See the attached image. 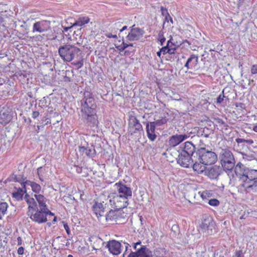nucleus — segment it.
<instances>
[{"label":"nucleus","instance_id":"obj_55","mask_svg":"<svg viewBox=\"0 0 257 257\" xmlns=\"http://www.w3.org/2000/svg\"><path fill=\"white\" fill-rule=\"evenodd\" d=\"M176 50L175 48H170L169 47V49L168 50V53L170 55L173 54L175 53V51Z\"/></svg>","mask_w":257,"mask_h":257},{"label":"nucleus","instance_id":"obj_14","mask_svg":"<svg viewBox=\"0 0 257 257\" xmlns=\"http://www.w3.org/2000/svg\"><path fill=\"white\" fill-rule=\"evenodd\" d=\"M79 152L81 155H85L89 158H93L96 155L94 146L92 144L89 145L87 143L79 147Z\"/></svg>","mask_w":257,"mask_h":257},{"label":"nucleus","instance_id":"obj_47","mask_svg":"<svg viewBox=\"0 0 257 257\" xmlns=\"http://www.w3.org/2000/svg\"><path fill=\"white\" fill-rule=\"evenodd\" d=\"M217 122L218 123L222 124L223 125V127H225V130H227V127H228V125L222 119L220 118H218Z\"/></svg>","mask_w":257,"mask_h":257},{"label":"nucleus","instance_id":"obj_58","mask_svg":"<svg viewBox=\"0 0 257 257\" xmlns=\"http://www.w3.org/2000/svg\"><path fill=\"white\" fill-rule=\"evenodd\" d=\"M122 42L121 45L122 46L123 48L125 50L126 48L128 47V44L125 43L124 40H122Z\"/></svg>","mask_w":257,"mask_h":257},{"label":"nucleus","instance_id":"obj_44","mask_svg":"<svg viewBox=\"0 0 257 257\" xmlns=\"http://www.w3.org/2000/svg\"><path fill=\"white\" fill-rule=\"evenodd\" d=\"M170 41V40L168 41L167 46L163 47L161 49V51H162V53H163V54H165L168 53V50L169 49V43Z\"/></svg>","mask_w":257,"mask_h":257},{"label":"nucleus","instance_id":"obj_38","mask_svg":"<svg viewBox=\"0 0 257 257\" xmlns=\"http://www.w3.org/2000/svg\"><path fill=\"white\" fill-rule=\"evenodd\" d=\"M8 204L5 202H1L0 203V212L3 215H5L7 211Z\"/></svg>","mask_w":257,"mask_h":257},{"label":"nucleus","instance_id":"obj_16","mask_svg":"<svg viewBox=\"0 0 257 257\" xmlns=\"http://www.w3.org/2000/svg\"><path fill=\"white\" fill-rule=\"evenodd\" d=\"M214 134V130L207 127L199 128L197 131V135L191 137L193 141L197 140L200 137H203L206 138L212 139Z\"/></svg>","mask_w":257,"mask_h":257},{"label":"nucleus","instance_id":"obj_46","mask_svg":"<svg viewBox=\"0 0 257 257\" xmlns=\"http://www.w3.org/2000/svg\"><path fill=\"white\" fill-rule=\"evenodd\" d=\"M43 173V168L42 167L38 168L37 169V174L39 177L40 180L41 181H42V176Z\"/></svg>","mask_w":257,"mask_h":257},{"label":"nucleus","instance_id":"obj_34","mask_svg":"<svg viewBox=\"0 0 257 257\" xmlns=\"http://www.w3.org/2000/svg\"><path fill=\"white\" fill-rule=\"evenodd\" d=\"M161 11L162 15L163 16H165V22H167L168 23L169 20H168V18H170V22L172 24H173V21L172 18H171V17L170 16L169 14L168 13L167 9H166V8H164L162 6V7H161Z\"/></svg>","mask_w":257,"mask_h":257},{"label":"nucleus","instance_id":"obj_26","mask_svg":"<svg viewBox=\"0 0 257 257\" xmlns=\"http://www.w3.org/2000/svg\"><path fill=\"white\" fill-rule=\"evenodd\" d=\"M248 169V168H246L244 165L242 164L240 162H239L235 167V173L236 175L238 176L240 179L242 180V175H244V174H245V172H246Z\"/></svg>","mask_w":257,"mask_h":257},{"label":"nucleus","instance_id":"obj_12","mask_svg":"<svg viewBox=\"0 0 257 257\" xmlns=\"http://www.w3.org/2000/svg\"><path fill=\"white\" fill-rule=\"evenodd\" d=\"M192 133L182 135H174L170 137L168 144L170 147H175L190 137Z\"/></svg>","mask_w":257,"mask_h":257},{"label":"nucleus","instance_id":"obj_52","mask_svg":"<svg viewBox=\"0 0 257 257\" xmlns=\"http://www.w3.org/2000/svg\"><path fill=\"white\" fill-rule=\"evenodd\" d=\"M252 182H253L252 184L249 185L248 186L246 187V189H250V188H252L253 187L257 188V181H254Z\"/></svg>","mask_w":257,"mask_h":257},{"label":"nucleus","instance_id":"obj_30","mask_svg":"<svg viewBox=\"0 0 257 257\" xmlns=\"http://www.w3.org/2000/svg\"><path fill=\"white\" fill-rule=\"evenodd\" d=\"M108 211V213H107L105 215V220L107 222H109L110 223H113L114 222H116V219L117 216L116 215V213L115 211H113L112 209H110Z\"/></svg>","mask_w":257,"mask_h":257},{"label":"nucleus","instance_id":"obj_43","mask_svg":"<svg viewBox=\"0 0 257 257\" xmlns=\"http://www.w3.org/2000/svg\"><path fill=\"white\" fill-rule=\"evenodd\" d=\"M224 97V90L222 91V93L220 94L216 99V102L218 104H220L223 100Z\"/></svg>","mask_w":257,"mask_h":257},{"label":"nucleus","instance_id":"obj_41","mask_svg":"<svg viewBox=\"0 0 257 257\" xmlns=\"http://www.w3.org/2000/svg\"><path fill=\"white\" fill-rule=\"evenodd\" d=\"M211 191L206 190V191H204L202 193V194L201 195V197H202V198L203 199H207L208 197H210L211 196Z\"/></svg>","mask_w":257,"mask_h":257},{"label":"nucleus","instance_id":"obj_5","mask_svg":"<svg viewBox=\"0 0 257 257\" xmlns=\"http://www.w3.org/2000/svg\"><path fill=\"white\" fill-rule=\"evenodd\" d=\"M195 157L199 159L202 164L205 165L213 164L217 160L216 153L204 147H200L196 151Z\"/></svg>","mask_w":257,"mask_h":257},{"label":"nucleus","instance_id":"obj_27","mask_svg":"<svg viewBox=\"0 0 257 257\" xmlns=\"http://www.w3.org/2000/svg\"><path fill=\"white\" fill-rule=\"evenodd\" d=\"M89 241H91V245L93 249L97 250L101 247L102 245L103 244L102 240L96 236H91L89 238Z\"/></svg>","mask_w":257,"mask_h":257},{"label":"nucleus","instance_id":"obj_24","mask_svg":"<svg viewBox=\"0 0 257 257\" xmlns=\"http://www.w3.org/2000/svg\"><path fill=\"white\" fill-rule=\"evenodd\" d=\"M156 127L153 122H148L146 124V131L148 138L152 141H154L157 138L155 133Z\"/></svg>","mask_w":257,"mask_h":257},{"label":"nucleus","instance_id":"obj_2","mask_svg":"<svg viewBox=\"0 0 257 257\" xmlns=\"http://www.w3.org/2000/svg\"><path fill=\"white\" fill-rule=\"evenodd\" d=\"M82 118L84 122L90 127L97 125L96 104L92 94L89 92L84 93V96L81 100Z\"/></svg>","mask_w":257,"mask_h":257},{"label":"nucleus","instance_id":"obj_56","mask_svg":"<svg viewBox=\"0 0 257 257\" xmlns=\"http://www.w3.org/2000/svg\"><path fill=\"white\" fill-rule=\"evenodd\" d=\"M242 254H243V252L241 250H236L235 252V255L236 257L242 255Z\"/></svg>","mask_w":257,"mask_h":257},{"label":"nucleus","instance_id":"obj_62","mask_svg":"<svg viewBox=\"0 0 257 257\" xmlns=\"http://www.w3.org/2000/svg\"><path fill=\"white\" fill-rule=\"evenodd\" d=\"M76 171L78 173H82V168L79 166H76Z\"/></svg>","mask_w":257,"mask_h":257},{"label":"nucleus","instance_id":"obj_10","mask_svg":"<svg viewBox=\"0 0 257 257\" xmlns=\"http://www.w3.org/2000/svg\"><path fill=\"white\" fill-rule=\"evenodd\" d=\"M235 142L236 144L234 145V150L240 154L246 151L248 149V146L245 145V143L248 145H251L253 143V141L252 140H245L240 138L236 139Z\"/></svg>","mask_w":257,"mask_h":257},{"label":"nucleus","instance_id":"obj_19","mask_svg":"<svg viewBox=\"0 0 257 257\" xmlns=\"http://www.w3.org/2000/svg\"><path fill=\"white\" fill-rule=\"evenodd\" d=\"M50 22L48 21H41L34 24L33 32L42 33L50 29Z\"/></svg>","mask_w":257,"mask_h":257},{"label":"nucleus","instance_id":"obj_22","mask_svg":"<svg viewBox=\"0 0 257 257\" xmlns=\"http://www.w3.org/2000/svg\"><path fill=\"white\" fill-rule=\"evenodd\" d=\"M198 63V57L192 54L187 59L184 67L188 69H194L197 66Z\"/></svg>","mask_w":257,"mask_h":257},{"label":"nucleus","instance_id":"obj_13","mask_svg":"<svg viewBox=\"0 0 257 257\" xmlns=\"http://www.w3.org/2000/svg\"><path fill=\"white\" fill-rule=\"evenodd\" d=\"M135 25L131 27L130 32L128 33L126 38L128 41H138L142 38L144 31L139 28H135Z\"/></svg>","mask_w":257,"mask_h":257},{"label":"nucleus","instance_id":"obj_6","mask_svg":"<svg viewBox=\"0 0 257 257\" xmlns=\"http://www.w3.org/2000/svg\"><path fill=\"white\" fill-rule=\"evenodd\" d=\"M200 231L206 236L212 235L216 232L215 223L210 216L204 218L200 225Z\"/></svg>","mask_w":257,"mask_h":257},{"label":"nucleus","instance_id":"obj_4","mask_svg":"<svg viewBox=\"0 0 257 257\" xmlns=\"http://www.w3.org/2000/svg\"><path fill=\"white\" fill-rule=\"evenodd\" d=\"M219 159L225 171H231L234 167L235 159L232 153L228 149H222L220 150Z\"/></svg>","mask_w":257,"mask_h":257},{"label":"nucleus","instance_id":"obj_60","mask_svg":"<svg viewBox=\"0 0 257 257\" xmlns=\"http://www.w3.org/2000/svg\"><path fill=\"white\" fill-rule=\"evenodd\" d=\"M115 47L120 51V52H122L123 51V50H124V49L122 47V45H119V46H116L115 45Z\"/></svg>","mask_w":257,"mask_h":257},{"label":"nucleus","instance_id":"obj_48","mask_svg":"<svg viewBox=\"0 0 257 257\" xmlns=\"http://www.w3.org/2000/svg\"><path fill=\"white\" fill-rule=\"evenodd\" d=\"M250 72L252 74H257V64H254L251 66Z\"/></svg>","mask_w":257,"mask_h":257},{"label":"nucleus","instance_id":"obj_49","mask_svg":"<svg viewBox=\"0 0 257 257\" xmlns=\"http://www.w3.org/2000/svg\"><path fill=\"white\" fill-rule=\"evenodd\" d=\"M63 223H64V228H65L67 234L69 235L70 234V230L69 229L68 224L64 222H63Z\"/></svg>","mask_w":257,"mask_h":257},{"label":"nucleus","instance_id":"obj_28","mask_svg":"<svg viewBox=\"0 0 257 257\" xmlns=\"http://www.w3.org/2000/svg\"><path fill=\"white\" fill-rule=\"evenodd\" d=\"M193 170L197 171L198 173H201L204 172L206 167L200 164V163L201 164V162L199 161V159L197 158V157L193 158Z\"/></svg>","mask_w":257,"mask_h":257},{"label":"nucleus","instance_id":"obj_35","mask_svg":"<svg viewBox=\"0 0 257 257\" xmlns=\"http://www.w3.org/2000/svg\"><path fill=\"white\" fill-rule=\"evenodd\" d=\"M241 154L242 156L243 159L244 160L251 161L254 160L255 158V157L252 154H247L245 152H244L242 153Z\"/></svg>","mask_w":257,"mask_h":257},{"label":"nucleus","instance_id":"obj_29","mask_svg":"<svg viewBox=\"0 0 257 257\" xmlns=\"http://www.w3.org/2000/svg\"><path fill=\"white\" fill-rule=\"evenodd\" d=\"M137 251L139 257H152V251L145 245H143Z\"/></svg>","mask_w":257,"mask_h":257},{"label":"nucleus","instance_id":"obj_63","mask_svg":"<svg viewBox=\"0 0 257 257\" xmlns=\"http://www.w3.org/2000/svg\"><path fill=\"white\" fill-rule=\"evenodd\" d=\"M65 81H71V78L69 77L65 76Z\"/></svg>","mask_w":257,"mask_h":257},{"label":"nucleus","instance_id":"obj_57","mask_svg":"<svg viewBox=\"0 0 257 257\" xmlns=\"http://www.w3.org/2000/svg\"><path fill=\"white\" fill-rule=\"evenodd\" d=\"M24 248L23 247H20L18 249V253L19 255H22L24 253Z\"/></svg>","mask_w":257,"mask_h":257},{"label":"nucleus","instance_id":"obj_8","mask_svg":"<svg viewBox=\"0 0 257 257\" xmlns=\"http://www.w3.org/2000/svg\"><path fill=\"white\" fill-rule=\"evenodd\" d=\"M92 209L98 218L99 217L103 216L105 215V212L107 211L109 209L107 200L102 201V202H95L92 206Z\"/></svg>","mask_w":257,"mask_h":257},{"label":"nucleus","instance_id":"obj_11","mask_svg":"<svg viewBox=\"0 0 257 257\" xmlns=\"http://www.w3.org/2000/svg\"><path fill=\"white\" fill-rule=\"evenodd\" d=\"M13 111L9 107H3L0 110V123L5 125L9 123L13 118Z\"/></svg>","mask_w":257,"mask_h":257},{"label":"nucleus","instance_id":"obj_37","mask_svg":"<svg viewBox=\"0 0 257 257\" xmlns=\"http://www.w3.org/2000/svg\"><path fill=\"white\" fill-rule=\"evenodd\" d=\"M168 119L166 117H162L161 119L157 120L155 121H153L154 126L156 127V126H161L164 124L167 123Z\"/></svg>","mask_w":257,"mask_h":257},{"label":"nucleus","instance_id":"obj_3","mask_svg":"<svg viewBox=\"0 0 257 257\" xmlns=\"http://www.w3.org/2000/svg\"><path fill=\"white\" fill-rule=\"evenodd\" d=\"M80 50L76 46L71 44L60 46L58 53L61 58L65 62H70L75 57H78Z\"/></svg>","mask_w":257,"mask_h":257},{"label":"nucleus","instance_id":"obj_31","mask_svg":"<svg viewBox=\"0 0 257 257\" xmlns=\"http://www.w3.org/2000/svg\"><path fill=\"white\" fill-rule=\"evenodd\" d=\"M26 188L25 189L23 186L21 188H19L16 191L13 193V197L18 201L22 200L24 194L26 193V195L27 194Z\"/></svg>","mask_w":257,"mask_h":257},{"label":"nucleus","instance_id":"obj_39","mask_svg":"<svg viewBox=\"0 0 257 257\" xmlns=\"http://www.w3.org/2000/svg\"><path fill=\"white\" fill-rule=\"evenodd\" d=\"M127 30V27L126 26H123L121 29L119 30V33L118 36L119 38H121L122 40H124V37L127 34L126 32H124V31Z\"/></svg>","mask_w":257,"mask_h":257},{"label":"nucleus","instance_id":"obj_25","mask_svg":"<svg viewBox=\"0 0 257 257\" xmlns=\"http://www.w3.org/2000/svg\"><path fill=\"white\" fill-rule=\"evenodd\" d=\"M22 186L25 189L28 186H30L32 190L36 193V194H39L41 191V186L39 184L29 180H27L25 182L23 183Z\"/></svg>","mask_w":257,"mask_h":257},{"label":"nucleus","instance_id":"obj_18","mask_svg":"<svg viewBox=\"0 0 257 257\" xmlns=\"http://www.w3.org/2000/svg\"><path fill=\"white\" fill-rule=\"evenodd\" d=\"M128 198L125 197V200L123 199V198H121V197L119 196L115 195L113 198V200H109V202L110 203L113 201L114 208L116 210H119L127 207L128 204Z\"/></svg>","mask_w":257,"mask_h":257},{"label":"nucleus","instance_id":"obj_32","mask_svg":"<svg viewBox=\"0 0 257 257\" xmlns=\"http://www.w3.org/2000/svg\"><path fill=\"white\" fill-rule=\"evenodd\" d=\"M166 254V251L164 248L158 247L152 253V257H167Z\"/></svg>","mask_w":257,"mask_h":257},{"label":"nucleus","instance_id":"obj_64","mask_svg":"<svg viewBox=\"0 0 257 257\" xmlns=\"http://www.w3.org/2000/svg\"><path fill=\"white\" fill-rule=\"evenodd\" d=\"M141 243V241H138L137 242H136V243L135 244V245H134V248H135V249H136V247H137V245L140 244Z\"/></svg>","mask_w":257,"mask_h":257},{"label":"nucleus","instance_id":"obj_59","mask_svg":"<svg viewBox=\"0 0 257 257\" xmlns=\"http://www.w3.org/2000/svg\"><path fill=\"white\" fill-rule=\"evenodd\" d=\"M18 245H20L22 244V239L20 236L17 238Z\"/></svg>","mask_w":257,"mask_h":257},{"label":"nucleus","instance_id":"obj_42","mask_svg":"<svg viewBox=\"0 0 257 257\" xmlns=\"http://www.w3.org/2000/svg\"><path fill=\"white\" fill-rule=\"evenodd\" d=\"M158 40L160 42V44L161 45H163V43L166 41L165 38L163 36V33L162 32H160L158 34Z\"/></svg>","mask_w":257,"mask_h":257},{"label":"nucleus","instance_id":"obj_54","mask_svg":"<svg viewBox=\"0 0 257 257\" xmlns=\"http://www.w3.org/2000/svg\"><path fill=\"white\" fill-rule=\"evenodd\" d=\"M39 115V112L38 111H34L32 113V117L36 119L38 117Z\"/></svg>","mask_w":257,"mask_h":257},{"label":"nucleus","instance_id":"obj_33","mask_svg":"<svg viewBox=\"0 0 257 257\" xmlns=\"http://www.w3.org/2000/svg\"><path fill=\"white\" fill-rule=\"evenodd\" d=\"M90 19L88 17H79L72 25V26H83L89 23Z\"/></svg>","mask_w":257,"mask_h":257},{"label":"nucleus","instance_id":"obj_36","mask_svg":"<svg viewBox=\"0 0 257 257\" xmlns=\"http://www.w3.org/2000/svg\"><path fill=\"white\" fill-rule=\"evenodd\" d=\"M12 179L14 180L16 182H20L22 186V183L25 182L24 181L25 178L21 175H13L12 176Z\"/></svg>","mask_w":257,"mask_h":257},{"label":"nucleus","instance_id":"obj_1","mask_svg":"<svg viewBox=\"0 0 257 257\" xmlns=\"http://www.w3.org/2000/svg\"><path fill=\"white\" fill-rule=\"evenodd\" d=\"M34 196L35 199L28 194L24 197L28 205V215L35 222L39 224L45 223L47 221V216L54 215V214L48 209L47 199L43 195L35 194Z\"/></svg>","mask_w":257,"mask_h":257},{"label":"nucleus","instance_id":"obj_45","mask_svg":"<svg viewBox=\"0 0 257 257\" xmlns=\"http://www.w3.org/2000/svg\"><path fill=\"white\" fill-rule=\"evenodd\" d=\"M73 65L77 66L78 68H81L83 65V63L81 61H77L76 62H74L72 63Z\"/></svg>","mask_w":257,"mask_h":257},{"label":"nucleus","instance_id":"obj_15","mask_svg":"<svg viewBox=\"0 0 257 257\" xmlns=\"http://www.w3.org/2000/svg\"><path fill=\"white\" fill-rule=\"evenodd\" d=\"M221 172V169L219 166L214 165L206 168L204 170V175L211 180L217 179Z\"/></svg>","mask_w":257,"mask_h":257},{"label":"nucleus","instance_id":"obj_17","mask_svg":"<svg viewBox=\"0 0 257 257\" xmlns=\"http://www.w3.org/2000/svg\"><path fill=\"white\" fill-rule=\"evenodd\" d=\"M193 158L191 155L181 152L178 156L177 163L182 167L188 168L193 163Z\"/></svg>","mask_w":257,"mask_h":257},{"label":"nucleus","instance_id":"obj_21","mask_svg":"<svg viewBox=\"0 0 257 257\" xmlns=\"http://www.w3.org/2000/svg\"><path fill=\"white\" fill-rule=\"evenodd\" d=\"M106 246L109 251L113 255H118L121 252V244L115 240H110L108 242Z\"/></svg>","mask_w":257,"mask_h":257},{"label":"nucleus","instance_id":"obj_51","mask_svg":"<svg viewBox=\"0 0 257 257\" xmlns=\"http://www.w3.org/2000/svg\"><path fill=\"white\" fill-rule=\"evenodd\" d=\"M127 257H139L138 251L136 252L132 251L127 256Z\"/></svg>","mask_w":257,"mask_h":257},{"label":"nucleus","instance_id":"obj_23","mask_svg":"<svg viewBox=\"0 0 257 257\" xmlns=\"http://www.w3.org/2000/svg\"><path fill=\"white\" fill-rule=\"evenodd\" d=\"M195 150V145L192 143L191 142L188 141L184 143V146L182 152L184 153V154L191 155L193 157L195 158L196 152Z\"/></svg>","mask_w":257,"mask_h":257},{"label":"nucleus","instance_id":"obj_20","mask_svg":"<svg viewBox=\"0 0 257 257\" xmlns=\"http://www.w3.org/2000/svg\"><path fill=\"white\" fill-rule=\"evenodd\" d=\"M242 181L244 183H250L252 182L257 181V170L248 169L245 175H242Z\"/></svg>","mask_w":257,"mask_h":257},{"label":"nucleus","instance_id":"obj_9","mask_svg":"<svg viewBox=\"0 0 257 257\" xmlns=\"http://www.w3.org/2000/svg\"><path fill=\"white\" fill-rule=\"evenodd\" d=\"M128 131L132 135L143 131V126L136 117L132 115L130 116Z\"/></svg>","mask_w":257,"mask_h":257},{"label":"nucleus","instance_id":"obj_61","mask_svg":"<svg viewBox=\"0 0 257 257\" xmlns=\"http://www.w3.org/2000/svg\"><path fill=\"white\" fill-rule=\"evenodd\" d=\"M74 26H72V25L70 27H63V29H64V31L65 32H66L69 29H72L73 27H74Z\"/></svg>","mask_w":257,"mask_h":257},{"label":"nucleus","instance_id":"obj_53","mask_svg":"<svg viewBox=\"0 0 257 257\" xmlns=\"http://www.w3.org/2000/svg\"><path fill=\"white\" fill-rule=\"evenodd\" d=\"M105 36L109 38H116L117 35L116 34L112 35L110 33H108L105 34Z\"/></svg>","mask_w":257,"mask_h":257},{"label":"nucleus","instance_id":"obj_50","mask_svg":"<svg viewBox=\"0 0 257 257\" xmlns=\"http://www.w3.org/2000/svg\"><path fill=\"white\" fill-rule=\"evenodd\" d=\"M171 230L175 233H176L179 231V226L177 224H174L172 226Z\"/></svg>","mask_w":257,"mask_h":257},{"label":"nucleus","instance_id":"obj_40","mask_svg":"<svg viewBox=\"0 0 257 257\" xmlns=\"http://www.w3.org/2000/svg\"><path fill=\"white\" fill-rule=\"evenodd\" d=\"M208 204L212 206H217L219 204V201L217 199H211L209 200Z\"/></svg>","mask_w":257,"mask_h":257},{"label":"nucleus","instance_id":"obj_7","mask_svg":"<svg viewBox=\"0 0 257 257\" xmlns=\"http://www.w3.org/2000/svg\"><path fill=\"white\" fill-rule=\"evenodd\" d=\"M117 193L115 195L120 196L121 198H123L125 200V197L128 198H131L132 196V189L125 184L121 182L117 183L115 184Z\"/></svg>","mask_w":257,"mask_h":257}]
</instances>
